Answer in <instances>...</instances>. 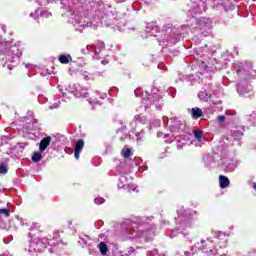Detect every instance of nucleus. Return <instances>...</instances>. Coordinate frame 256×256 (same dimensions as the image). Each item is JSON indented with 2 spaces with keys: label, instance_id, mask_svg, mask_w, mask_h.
<instances>
[{
  "label": "nucleus",
  "instance_id": "f257e3e1",
  "mask_svg": "<svg viewBox=\"0 0 256 256\" xmlns=\"http://www.w3.org/2000/svg\"><path fill=\"white\" fill-rule=\"evenodd\" d=\"M1 51V63L3 67H7L9 71L19 63V57H21V49L17 45H11L9 42H4L0 47Z\"/></svg>",
  "mask_w": 256,
  "mask_h": 256
},
{
  "label": "nucleus",
  "instance_id": "f03ea898",
  "mask_svg": "<svg viewBox=\"0 0 256 256\" xmlns=\"http://www.w3.org/2000/svg\"><path fill=\"white\" fill-rule=\"evenodd\" d=\"M195 213L197 212L193 210H185L184 207H181L179 210H177L178 217L175 218V223L178 225V231L191 227V221Z\"/></svg>",
  "mask_w": 256,
  "mask_h": 256
},
{
  "label": "nucleus",
  "instance_id": "7ed1b4c3",
  "mask_svg": "<svg viewBox=\"0 0 256 256\" xmlns=\"http://www.w3.org/2000/svg\"><path fill=\"white\" fill-rule=\"evenodd\" d=\"M49 245H55V243L49 242L47 238H34L30 241L26 251H28L29 255L35 256L37 253H43Z\"/></svg>",
  "mask_w": 256,
  "mask_h": 256
},
{
  "label": "nucleus",
  "instance_id": "20e7f679",
  "mask_svg": "<svg viewBox=\"0 0 256 256\" xmlns=\"http://www.w3.org/2000/svg\"><path fill=\"white\" fill-rule=\"evenodd\" d=\"M153 99H154L156 109L158 111H161V109H163V98L161 96L159 95L151 96L147 92L142 93V103L143 105H145V109L153 105Z\"/></svg>",
  "mask_w": 256,
  "mask_h": 256
},
{
  "label": "nucleus",
  "instance_id": "39448f33",
  "mask_svg": "<svg viewBox=\"0 0 256 256\" xmlns=\"http://www.w3.org/2000/svg\"><path fill=\"white\" fill-rule=\"evenodd\" d=\"M118 189H124L125 191L131 192L137 189L133 184H127V177L121 175L118 182Z\"/></svg>",
  "mask_w": 256,
  "mask_h": 256
},
{
  "label": "nucleus",
  "instance_id": "423d86ee",
  "mask_svg": "<svg viewBox=\"0 0 256 256\" xmlns=\"http://www.w3.org/2000/svg\"><path fill=\"white\" fill-rule=\"evenodd\" d=\"M207 5L205 4V1L198 0L197 4H194L193 7L190 9V13L192 15H201L203 11H206Z\"/></svg>",
  "mask_w": 256,
  "mask_h": 256
},
{
  "label": "nucleus",
  "instance_id": "0eeeda50",
  "mask_svg": "<svg viewBox=\"0 0 256 256\" xmlns=\"http://www.w3.org/2000/svg\"><path fill=\"white\" fill-rule=\"evenodd\" d=\"M147 117L142 115H136L134 116V119L130 123L131 129H137L139 125H147Z\"/></svg>",
  "mask_w": 256,
  "mask_h": 256
},
{
  "label": "nucleus",
  "instance_id": "6e6552de",
  "mask_svg": "<svg viewBox=\"0 0 256 256\" xmlns=\"http://www.w3.org/2000/svg\"><path fill=\"white\" fill-rule=\"evenodd\" d=\"M75 87V91H74V95L75 97H78V98H83V99H88L89 97V92H87V89L83 88V86L77 84V85H74Z\"/></svg>",
  "mask_w": 256,
  "mask_h": 256
},
{
  "label": "nucleus",
  "instance_id": "1a4fd4ad",
  "mask_svg": "<svg viewBox=\"0 0 256 256\" xmlns=\"http://www.w3.org/2000/svg\"><path fill=\"white\" fill-rule=\"evenodd\" d=\"M146 33L148 34L146 37H157V26L155 23L151 22L146 25Z\"/></svg>",
  "mask_w": 256,
  "mask_h": 256
},
{
  "label": "nucleus",
  "instance_id": "9d476101",
  "mask_svg": "<svg viewBox=\"0 0 256 256\" xmlns=\"http://www.w3.org/2000/svg\"><path fill=\"white\" fill-rule=\"evenodd\" d=\"M184 124L178 118L171 119V131H181L183 129Z\"/></svg>",
  "mask_w": 256,
  "mask_h": 256
},
{
  "label": "nucleus",
  "instance_id": "9b49d317",
  "mask_svg": "<svg viewBox=\"0 0 256 256\" xmlns=\"http://www.w3.org/2000/svg\"><path fill=\"white\" fill-rule=\"evenodd\" d=\"M83 147H85V142L83 139H80L76 142V146L74 149V157L75 159H79V155H81V151H83Z\"/></svg>",
  "mask_w": 256,
  "mask_h": 256
},
{
  "label": "nucleus",
  "instance_id": "f8f14e48",
  "mask_svg": "<svg viewBox=\"0 0 256 256\" xmlns=\"http://www.w3.org/2000/svg\"><path fill=\"white\" fill-rule=\"evenodd\" d=\"M198 27L200 29H204V31H207V29H211V20L209 18H201Z\"/></svg>",
  "mask_w": 256,
  "mask_h": 256
},
{
  "label": "nucleus",
  "instance_id": "ddd939ff",
  "mask_svg": "<svg viewBox=\"0 0 256 256\" xmlns=\"http://www.w3.org/2000/svg\"><path fill=\"white\" fill-rule=\"evenodd\" d=\"M48 145H51V136H47L41 140V142L39 144V150L41 152L45 151V149H47Z\"/></svg>",
  "mask_w": 256,
  "mask_h": 256
},
{
  "label": "nucleus",
  "instance_id": "4468645a",
  "mask_svg": "<svg viewBox=\"0 0 256 256\" xmlns=\"http://www.w3.org/2000/svg\"><path fill=\"white\" fill-rule=\"evenodd\" d=\"M211 92H207V90H202L198 93V98L200 101H209L211 99Z\"/></svg>",
  "mask_w": 256,
  "mask_h": 256
},
{
  "label": "nucleus",
  "instance_id": "2eb2a0df",
  "mask_svg": "<svg viewBox=\"0 0 256 256\" xmlns=\"http://www.w3.org/2000/svg\"><path fill=\"white\" fill-rule=\"evenodd\" d=\"M229 178H227L224 175H220L219 176V185L221 187V189H227V187H229Z\"/></svg>",
  "mask_w": 256,
  "mask_h": 256
},
{
  "label": "nucleus",
  "instance_id": "dca6fc26",
  "mask_svg": "<svg viewBox=\"0 0 256 256\" xmlns=\"http://www.w3.org/2000/svg\"><path fill=\"white\" fill-rule=\"evenodd\" d=\"M239 163L237 161H231L228 164H226L225 171L226 173H233L235 169H237V166Z\"/></svg>",
  "mask_w": 256,
  "mask_h": 256
},
{
  "label": "nucleus",
  "instance_id": "f3484780",
  "mask_svg": "<svg viewBox=\"0 0 256 256\" xmlns=\"http://www.w3.org/2000/svg\"><path fill=\"white\" fill-rule=\"evenodd\" d=\"M191 116L193 119H199L200 117H203V110L200 108H192Z\"/></svg>",
  "mask_w": 256,
  "mask_h": 256
},
{
  "label": "nucleus",
  "instance_id": "a211bd4d",
  "mask_svg": "<svg viewBox=\"0 0 256 256\" xmlns=\"http://www.w3.org/2000/svg\"><path fill=\"white\" fill-rule=\"evenodd\" d=\"M88 51H92L95 55H99L100 51L97 49L95 45H87L86 49H82V53L85 55Z\"/></svg>",
  "mask_w": 256,
  "mask_h": 256
},
{
  "label": "nucleus",
  "instance_id": "6ab92c4d",
  "mask_svg": "<svg viewBox=\"0 0 256 256\" xmlns=\"http://www.w3.org/2000/svg\"><path fill=\"white\" fill-rule=\"evenodd\" d=\"M72 24L74 25V27L76 25H79L80 27H85V21H83V18H81V16L76 15L72 21Z\"/></svg>",
  "mask_w": 256,
  "mask_h": 256
},
{
  "label": "nucleus",
  "instance_id": "aec40b11",
  "mask_svg": "<svg viewBox=\"0 0 256 256\" xmlns=\"http://www.w3.org/2000/svg\"><path fill=\"white\" fill-rule=\"evenodd\" d=\"M59 61L63 65H67L70 61H73V58L71 57V55H60Z\"/></svg>",
  "mask_w": 256,
  "mask_h": 256
},
{
  "label": "nucleus",
  "instance_id": "412c9836",
  "mask_svg": "<svg viewBox=\"0 0 256 256\" xmlns=\"http://www.w3.org/2000/svg\"><path fill=\"white\" fill-rule=\"evenodd\" d=\"M98 248L101 255H107V251H109V248L107 247V244H105V242H100Z\"/></svg>",
  "mask_w": 256,
  "mask_h": 256
},
{
  "label": "nucleus",
  "instance_id": "4be33fe9",
  "mask_svg": "<svg viewBox=\"0 0 256 256\" xmlns=\"http://www.w3.org/2000/svg\"><path fill=\"white\" fill-rule=\"evenodd\" d=\"M43 159V154H41V152H34V154L32 155V161L34 163H39V161H41Z\"/></svg>",
  "mask_w": 256,
  "mask_h": 256
},
{
  "label": "nucleus",
  "instance_id": "5701e85b",
  "mask_svg": "<svg viewBox=\"0 0 256 256\" xmlns=\"http://www.w3.org/2000/svg\"><path fill=\"white\" fill-rule=\"evenodd\" d=\"M134 133H135V137L137 139V141H142V139L145 138V132L142 130L140 132H137L136 129H133Z\"/></svg>",
  "mask_w": 256,
  "mask_h": 256
},
{
  "label": "nucleus",
  "instance_id": "b1692460",
  "mask_svg": "<svg viewBox=\"0 0 256 256\" xmlns=\"http://www.w3.org/2000/svg\"><path fill=\"white\" fill-rule=\"evenodd\" d=\"M122 155L124 159H129V157H131V149L129 148H124L122 150Z\"/></svg>",
  "mask_w": 256,
  "mask_h": 256
},
{
  "label": "nucleus",
  "instance_id": "393cba45",
  "mask_svg": "<svg viewBox=\"0 0 256 256\" xmlns=\"http://www.w3.org/2000/svg\"><path fill=\"white\" fill-rule=\"evenodd\" d=\"M205 253H206L207 256H215V255L219 254V252H217L216 248L205 250Z\"/></svg>",
  "mask_w": 256,
  "mask_h": 256
},
{
  "label": "nucleus",
  "instance_id": "a878e982",
  "mask_svg": "<svg viewBox=\"0 0 256 256\" xmlns=\"http://www.w3.org/2000/svg\"><path fill=\"white\" fill-rule=\"evenodd\" d=\"M194 136L197 141H201L203 139V131H194Z\"/></svg>",
  "mask_w": 256,
  "mask_h": 256
},
{
  "label": "nucleus",
  "instance_id": "bb28decb",
  "mask_svg": "<svg viewBox=\"0 0 256 256\" xmlns=\"http://www.w3.org/2000/svg\"><path fill=\"white\" fill-rule=\"evenodd\" d=\"M0 215H4V217H9L11 215V212L7 208L0 209Z\"/></svg>",
  "mask_w": 256,
  "mask_h": 256
},
{
  "label": "nucleus",
  "instance_id": "cd10ccee",
  "mask_svg": "<svg viewBox=\"0 0 256 256\" xmlns=\"http://www.w3.org/2000/svg\"><path fill=\"white\" fill-rule=\"evenodd\" d=\"M233 137H234V139H236V141H239V139H241V137H243V132H241V131L234 132Z\"/></svg>",
  "mask_w": 256,
  "mask_h": 256
},
{
  "label": "nucleus",
  "instance_id": "c85d7f7f",
  "mask_svg": "<svg viewBox=\"0 0 256 256\" xmlns=\"http://www.w3.org/2000/svg\"><path fill=\"white\" fill-rule=\"evenodd\" d=\"M94 203L96 205H103V203H105V199L101 198V197H97V198L94 199Z\"/></svg>",
  "mask_w": 256,
  "mask_h": 256
},
{
  "label": "nucleus",
  "instance_id": "c756f323",
  "mask_svg": "<svg viewBox=\"0 0 256 256\" xmlns=\"http://www.w3.org/2000/svg\"><path fill=\"white\" fill-rule=\"evenodd\" d=\"M61 93H62V97H66V99L71 98V95H72L71 91L65 90V92H61Z\"/></svg>",
  "mask_w": 256,
  "mask_h": 256
},
{
  "label": "nucleus",
  "instance_id": "7c9ffc66",
  "mask_svg": "<svg viewBox=\"0 0 256 256\" xmlns=\"http://www.w3.org/2000/svg\"><path fill=\"white\" fill-rule=\"evenodd\" d=\"M0 173L2 175H5L7 173V166H5L4 164L0 165Z\"/></svg>",
  "mask_w": 256,
  "mask_h": 256
},
{
  "label": "nucleus",
  "instance_id": "2f4dec72",
  "mask_svg": "<svg viewBox=\"0 0 256 256\" xmlns=\"http://www.w3.org/2000/svg\"><path fill=\"white\" fill-rule=\"evenodd\" d=\"M31 229L41 231V225H39V223H33Z\"/></svg>",
  "mask_w": 256,
  "mask_h": 256
},
{
  "label": "nucleus",
  "instance_id": "473e14b6",
  "mask_svg": "<svg viewBox=\"0 0 256 256\" xmlns=\"http://www.w3.org/2000/svg\"><path fill=\"white\" fill-rule=\"evenodd\" d=\"M82 79L85 81H89V73L88 72H82Z\"/></svg>",
  "mask_w": 256,
  "mask_h": 256
},
{
  "label": "nucleus",
  "instance_id": "72a5a7b5",
  "mask_svg": "<svg viewBox=\"0 0 256 256\" xmlns=\"http://www.w3.org/2000/svg\"><path fill=\"white\" fill-rule=\"evenodd\" d=\"M88 101H89L90 105H97V103H99V101H97L93 98H90Z\"/></svg>",
  "mask_w": 256,
  "mask_h": 256
},
{
  "label": "nucleus",
  "instance_id": "f704fd0d",
  "mask_svg": "<svg viewBox=\"0 0 256 256\" xmlns=\"http://www.w3.org/2000/svg\"><path fill=\"white\" fill-rule=\"evenodd\" d=\"M217 121L218 123H225V116H218Z\"/></svg>",
  "mask_w": 256,
  "mask_h": 256
},
{
  "label": "nucleus",
  "instance_id": "c9c22d12",
  "mask_svg": "<svg viewBox=\"0 0 256 256\" xmlns=\"http://www.w3.org/2000/svg\"><path fill=\"white\" fill-rule=\"evenodd\" d=\"M127 253L128 255H132V253H135V249L133 247H129Z\"/></svg>",
  "mask_w": 256,
  "mask_h": 256
},
{
  "label": "nucleus",
  "instance_id": "e433bc0d",
  "mask_svg": "<svg viewBox=\"0 0 256 256\" xmlns=\"http://www.w3.org/2000/svg\"><path fill=\"white\" fill-rule=\"evenodd\" d=\"M98 49H105V44L103 42H100L97 44Z\"/></svg>",
  "mask_w": 256,
  "mask_h": 256
},
{
  "label": "nucleus",
  "instance_id": "4c0bfd02",
  "mask_svg": "<svg viewBox=\"0 0 256 256\" xmlns=\"http://www.w3.org/2000/svg\"><path fill=\"white\" fill-rule=\"evenodd\" d=\"M97 95H99L100 99H105L107 97V94H101V92H96Z\"/></svg>",
  "mask_w": 256,
  "mask_h": 256
},
{
  "label": "nucleus",
  "instance_id": "58836bf2",
  "mask_svg": "<svg viewBox=\"0 0 256 256\" xmlns=\"http://www.w3.org/2000/svg\"><path fill=\"white\" fill-rule=\"evenodd\" d=\"M214 235H216V237H221L222 235H223V232H221V231H216V232H214Z\"/></svg>",
  "mask_w": 256,
  "mask_h": 256
},
{
  "label": "nucleus",
  "instance_id": "ea45409f",
  "mask_svg": "<svg viewBox=\"0 0 256 256\" xmlns=\"http://www.w3.org/2000/svg\"><path fill=\"white\" fill-rule=\"evenodd\" d=\"M134 93H135L136 97H139V94L141 93V89H136L134 91Z\"/></svg>",
  "mask_w": 256,
  "mask_h": 256
},
{
  "label": "nucleus",
  "instance_id": "a19ab883",
  "mask_svg": "<svg viewBox=\"0 0 256 256\" xmlns=\"http://www.w3.org/2000/svg\"><path fill=\"white\" fill-rule=\"evenodd\" d=\"M206 247H207V244L199 246L198 249H201V251H205Z\"/></svg>",
  "mask_w": 256,
  "mask_h": 256
},
{
  "label": "nucleus",
  "instance_id": "79ce46f5",
  "mask_svg": "<svg viewBox=\"0 0 256 256\" xmlns=\"http://www.w3.org/2000/svg\"><path fill=\"white\" fill-rule=\"evenodd\" d=\"M173 233H175V231H173L172 234L170 235L171 239H173V237H175V234H173Z\"/></svg>",
  "mask_w": 256,
  "mask_h": 256
},
{
  "label": "nucleus",
  "instance_id": "37998d69",
  "mask_svg": "<svg viewBox=\"0 0 256 256\" xmlns=\"http://www.w3.org/2000/svg\"><path fill=\"white\" fill-rule=\"evenodd\" d=\"M185 255H186V256H189V255H191V252L186 251V252H185Z\"/></svg>",
  "mask_w": 256,
  "mask_h": 256
},
{
  "label": "nucleus",
  "instance_id": "c03bdc74",
  "mask_svg": "<svg viewBox=\"0 0 256 256\" xmlns=\"http://www.w3.org/2000/svg\"><path fill=\"white\" fill-rule=\"evenodd\" d=\"M50 109H57V106H50Z\"/></svg>",
  "mask_w": 256,
  "mask_h": 256
},
{
  "label": "nucleus",
  "instance_id": "a18cd8bd",
  "mask_svg": "<svg viewBox=\"0 0 256 256\" xmlns=\"http://www.w3.org/2000/svg\"><path fill=\"white\" fill-rule=\"evenodd\" d=\"M208 243H213V240H211V238H208Z\"/></svg>",
  "mask_w": 256,
  "mask_h": 256
},
{
  "label": "nucleus",
  "instance_id": "49530a36",
  "mask_svg": "<svg viewBox=\"0 0 256 256\" xmlns=\"http://www.w3.org/2000/svg\"><path fill=\"white\" fill-rule=\"evenodd\" d=\"M201 245H205V240H201Z\"/></svg>",
  "mask_w": 256,
  "mask_h": 256
},
{
  "label": "nucleus",
  "instance_id": "de8ad7c7",
  "mask_svg": "<svg viewBox=\"0 0 256 256\" xmlns=\"http://www.w3.org/2000/svg\"><path fill=\"white\" fill-rule=\"evenodd\" d=\"M39 11H40V10H39V9H37V10L35 11V13H36V14H39Z\"/></svg>",
  "mask_w": 256,
  "mask_h": 256
},
{
  "label": "nucleus",
  "instance_id": "09e8293b",
  "mask_svg": "<svg viewBox=\"0 0 256 256\" xmlns=\"http://www.w3.org/2000/svg\"><path fill=\"white\" fill-rule=\"evenodd\" d=\"M42 15H46V16H47V15H49V13H47V12H44Z\"/></svg>",
  "mask_w": 256,
  "mask_h": 256
},
{
  "label": "nucleus",
  "instance_id": "8fccbe9b",
  "mask_svg": "<svg viewBox=\"0 0 256 256\" xmlns=\"http://www.w3.org/2000/svg\"><path fill=\"white\" fill-rule=\"evenodd\" d=\"M34 15H35V14L31 13V14H30V17H34Z\"/></svg>",
  "mask_w": 256,
  "mask_h": 256
},
{
  "label": "nucleus",
  "instance_id": "3c124183",
  "mask_svg": "<svg viewBox=\"0 0 256 256\" xmlns=\"http://www.w3.org/2000/svg\"><path fill=\"white\" fill-rule=\"evenodd\" d=\"M237 73H238V74H239V73H241V70H240V69H238V70H237Z\"/></svg>",
  "mask_w": 256,
  "mask_h": 256
},
{
  "label": "nucleus",
  "instance_id": "603ef678",
  "mask_svg": "<svg viewBox=\"0 0 256 256\" xmlns=\"http://www.w3.org/2000/svg\"><path fill=\"white\" fill-rule=\"evenodd\" d=\"M252 65L250 64V69H251Z\"/></svg>",
  "mask_w": 256,
  "mask_h": 256
}]
</instances>
